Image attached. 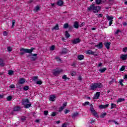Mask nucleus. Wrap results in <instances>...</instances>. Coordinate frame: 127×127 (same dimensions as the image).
<instances>
[{
  "label": "nucleus",
  "mask_w": 127,
  "mask_h": 127,
  "mask_svg": "<svg viewBox=\"0 0 127 127\" xmlns=\"http://www.w3.org/2000/svg\"><path fill=\"white\" fill-rule=\"evenodd\" d=\"M34 49H35L34 48H31L30 49L21 48L20 49V53H19V55L22 56V55H24L25 53H29V54L31 55H28L27 57H30L32 56V52L33 51V50H34Z\"/></svg>",
  "instance_id": "obj_1"
},
{
  "label": "nucleus",
  "mask_w": 127,
  "mask_h": 127,
  "mask_svg": "<svg viewBox=\"0 0 127 127\" xmlns=\"http://www.w3.org/2000/svg\"><path fill=\"white\" fill-rule=\"evenodd\" d=\"M87 10L88 11L93 10L94 13H96V12L98 13L101 11V6H95V4L92 3L90 6L88 7Z\"/></svg>",
  "instance_id": "obj_2"
},
{
  "label": "nucleus",
  "mask_w": 127,
  "mask_h": 127,
  "mask_svg": "<svg viewBox=\"0 0 127 127\" xmlns=\"http://www.w3.org/2000/svg\"><path fill=\"white\" fill-rule=\"evenodd\" d=\"M22 105L24 106L25 109H29L31 106V103L29 102V99L26 98L22 100Z\"/></svg>",
  "instance_id": "obj_3"
},
{
  "label": "nucleus",
  "mask_w": 127,
  "mask_h": 127,
  "mask_svg": "<svg viewBox=\"0 0 127 127\" xmlns=\"http://www.w3.org/2000/svg\"><path fill=\"white\" fill-rule=\"evenodd\" d=\"M103 87V84L101 83H93L91 86V90H96L97 88H101Z\"/></svg>",
  "instance_id": "obj_4"
},
{
  "label": "nucleus",
  "mask_w": 127,
  "mask_h": 127,
  "mask_svg": "<svg viewBox=\"0 0 127 127\" xmlns=\"http://www.w3.org/2000/svg\"><path fill=\"white\" fill-rule=\"evenodd\" d=\"M90 106H91L90 111L92 115H93L94 117H96V118H99V115H98V113H97V112H96V110H95V109L93 107V105L91 104Z\"/></svg>",
  "instance_id": "obj_5"
},
{
  "label": "nucleus",
  "mask_w": 127,
  "mask_h": 127,
  "mask_svg": "<svg viewBox=\"0 0 127 127\" xmlns=\"http://www.w3.org/2000/svg\"><path fill=\"white\" fill-rule=\"evenodd\" d=\"M86 54L88 55H94V56H98V54H96V52H93L92 50H88L86 52Z\"/></svg>",
  "instance_id": "obj_6"
},
{
  "label": "nucleus",
  "mask_w": 127,
  "mask_h": 127,
  "mask_svg": "<svg viewBox=\"0 0 127 127\" xmlns=\"http://www.w3.org/2000/svg\"><path fill=\"white\" fill-rule=\"evenodd\" d=\"M53 75H54V76H58V75H59V74H60L61 72H62V70H58V69H54L53 70Z\"/></svg>",
  "instance_id": "obj_7"
},
{
  "label": "nucleus",
  "mask_w": 127,
  "mask_h": 127,
  "mask_svg": "<svg viewBox=\"0 0 127 127\" xmlns=\"http://www.w3.org/2000/svg\"><path fill=\"white\" fill-rule=\"evenodd\" d=\"M37 59V54H32L30 58L31 61H35Z\"/></svg>",
  "instance_id": "obj_8"
},
{
  "label": "nucleus",
  "mask_w": 127,
  "mask_h": 127,
  "mask_svg": "<svg viewBox=\"0 0 127 127\" xmlns=\"http://www.w3.org/2000/svg\"><path fill=\"white\" fill-rule=\"evenodd\" d=\"M24 83H25V79L23 78H20L18 81V84H20V85H23Z\"/></svg>",
  "instance_id": "obj_9"
},
{
  "label": "nucleus",
  "mask_w": 127,
  "mask_h": 127,
  "mask_svg": "<svg viewBox=\"0 0 127 127\" xmlns=\"http://www.w3.org/2000/svg\"><path fill=\"white\" fill-rule=\"evenodd\" d=\"M69 51L66 48H63L61 52V54H67Z\"/></svg>",
  "instance_id": "obj_10"
},
{
  "label": "nucleus",
  "mask_w": 127,
  "mask_h": 127,
  "mask_svg": "<svg viewBox=\"0 0 127 127\" xmlns=\"http://www.w3.org/2000/svg\"><path fill=\"white\" fill-rule=\"evenodd\" d=\"M80 42H81V40L79 38L74 39V40L72 41L73 44H77V43H80Z\"/></svg>",
  "instance_id": "obj_11"
},
{
  "label": "nucleus",
  "mask_w": 127,
  "mask_h": 127,
  "mask_svg": "<svg viewBox=\"0 0 127 127\" xmlns=\"http://www.w3.org/2000/svg\"><path fill=\"white\" fill-rule=\"evenodd\" d=\"M101 95V93L99 92H96V94H95L94 97H93V99H99V98L100 97V96Z\"/></svg>",
  "instance_id": "obj_12"
},
{
  "label": "nucleus",
  "mask_w": 127,
  "mask_h": 127,
  "mask_svg": "<svg viewBox=\"0 0 127 127\" xmlns=\"http://www.w3.org/2000/svg\"><path fill=\"white\" fill-rule=\"evenodd\" d=\"M95 47H97L98 49H101V48H103V43L100 42L99 44L96 45L95 46Z\"/></svg>",
  "instance_id": "obj_13"
},
{
  "label": "nucleus",
  "mask_w": 127,
  "mask_h": 127,
  "mask_svg": "<svg viewBox=\"0 0 127 127\" xmlns=\"http://www.w3.org/2000/svg\"><path fill=\"white\" fill-rule=\"evenodd\" d=\"M79 116V113L76 112L73 114H72L71 117L73 120H75L76 119V117H78Z\"/></svg>",
  "instance_id": "obj_14"
},
{
  "label": "nucleus",
  "mask_w": 127,
  "mask_h": 127,
  "mask_svg": "<svg viewBox=\"0 0 127 127\" xmlns=\"http://www.w3.org/2000/svg\"><path fill=\"white\" fill-rule=\"evenodd\" d=\"M59 30V25L58 24H56V25L54 26V27L52 28V30Z\"/></svg>",
  "instance_id": "obj_15"
},
{
  "label": "nucleus",
  "mask_w": 127,
  "mask_h": 127,
  "mask_svg": "<svg viewBox=\"0 0 127 127\" xmlns=\"http://www.w3.org/2000/svg\"><path fill=\"white\" fill-rule=\"evenodd\" d=\"M120 58L122 59L124 61L127 60V55H122L121 56Z\"/></svg>",
  "instance_id": "obj_16"
},
{
  "label": "nucleus",
  "mask_w": 127,
  "mask_h": 127,
  "mask_svg": "<svg viewBox=\"0 0 127 127\" xmlns=\"http://www.w3.org/2000/svg\"><path fill=\"white\" fill-rule=\"evenodd\" d=\"M57 4L59 6H62V5H63V3H64V2H63V0H59L58 2H57Z\"/></svg>",
  "instance_id": "obj_17"
},
{
  "label": "nucleus",
  "mask_w": 127,
  "mask_h": 127,
  "mask_svg": "<svg viewBox=\"0 0 127 127\" xmlns=\"http://www.w3.org/2000/svg\"><path fill=\"white\" fill-rule=\"evenodd\" d=\"M108 107H109V104H107L105 105H101L99 106V108L100 109H106V108H108Z\"/></svg>",
  "instance_id": "obj_18"
},
{
  "label": "nucleus",
  "mask_w": 127,
  "mask_h": 127,
  "mask_svg": "<svg viewBox=\"0 0 127 127\" xmlns=\"http://www.w3.org/2000/svg\"><path fill=\"white\" fill-rule=\"evenodd\" d=\"M73 26L74 28L78 29V28H79V22L77 21L74 22Z\"/></svg>",
  "instance_id": "obj_19"
},
{
  "label": "nucleus",
  "mask_w": 127,
  "mask_h": 127,
  "mask_svg": "<svg viewBox=\"0 0 127 127\" xmlns=\"http://www.w3.org/2000/svg\"><path fill=\"white\" fill-rule=\"evenodd\" d=\"M55 95H51L50 97V101H52V102H54L55 101Z\"/></svg>",
  "instance_id": "obj_20"
},
{
  "label": "nucleus",
  "mask_w": 127,
  "mask_h": 127,
  "mask_svg": "<svg viewBox=\"0 0 127 127\" xmlns=\"http://www.w3.org/2000/svg\"><path fill=\"white\" fill-rule=\"evenodd\" d=\"M105 45L107 49L109 50L110 49V45H111V42L105 43Z\"/></svg>",
  "instance_id": "obj_21"
},
{
  "label": "nucleus",
  "mask_w": 127,
  "mask_h": 127,
  "mask_svg": "<svg viewBox=\"0 0 127 127\" xmlns=\"http://www.w3.org/2000/svg\"><path fill=\"white\" fill-rule=\"evenodd\" d=\"M14 112H18L20 111V107L17 106L14 108L13 109Z\"/></svg>",
  "instance_id": "obj_22"
},
{
  "label": "nucleus",
  "mask_w": 127,
  "mask_h": 127,
  "mask_svg": "<svg viewBox=\"0 0 127 127\" xmlns=\"http://www.w3.org/2000/svg\"><path fill=\"white\" fill-rule=\"evenodd\" d=\"M16 87L17 89H18L19 90H20V91H21V90H22V86L20 85V84L19 83H17L16 84Z\"/></svg>",
  "instance_id": "obj_23"
},
{
  "label": "nucleus",
  "mask_w": 127,
  "mask_h": 127,
  "mask_svg": "<svg viewBox=\"0 0 127 127\" xmlns=\"http://www.w3.org/2000/svg\"><path fill=\"white\" fill-rule=\"evenodd\" d=\"M77 58L79 60H83L84 59V55H80L78 56Z\"/></svg>",
  "instance_id": "obj_24"
},
{
  "label": "nucleus",
  "mask_w": 127,
  "mask_h": 127,
  "mask_svg": "<svg viewBox=\"0 0 127 127\" xmlns=\"http://www.w3.org/2000/svg\"><path fill=\"white\" fill-rule=\"evenodd\" d=\"M107 70V68H101L99 70V72L100 73H104L105 71Z\"/></svg>",
  "instance_id": "obj_25"
},
{
  "label": "nucleus",
  "mask_w": 127,
  "mask_h": 127,
  "mask_svg": "<svg viewBox=\"0 0 127 127\" xmlns=\"http://www.w3.org/2000/svg\"><path fill=\"white\" fill-rule=\"evenodd\" d=\"M68 27H69V24H68V23H65L64 25V29H66L68 28Z\"/></svg>",
  "instance_id": "obj_26"
},
{
  "label": "nucleus",
  "mask_w": 127,
  "mask_h": 127,
  "mask_svg": "<svg viewBox=\"0 0 127 127\" xmlns=\"http://www.w3.org/2000/svg\"><path fill=\"white\" fill-rule=\"evenodd\" d=\"M0 66H1L2 67H3V66H4L3 61L2 59H0Z\"/></svg>",
  "instance_id": "obj_27"
},
{
  "label": "nucleus",
  "mask_w": 127,
  "mask_h": 127,
  "mask_svg": "<svg viewBox=\"0 0 127 127\" xmlns=\"http://www.w3.org/2000/svg\"><path fill=\"white\" fill-rule=\"evenodd\" d=\"M107 19H108V20L111 21L113 20V19H114V17L108 15L107 16Z\"/></svg>",
  "instance_id": "obj_28"
},
{
  "label": "nucleus",
  "mask_w": 127,
  "mask_h": 127,
  "mask_svg": "<svg viewBox=\"0 0 127 127\" xmlns=\"http://www.w3.org/2000/svg\"><path fill=\"white\" fill-rule=\"evenodd\" d=\"M65 35L66 38H69V37H70V34H69L68 31H65Z\"/></svg>",
  "instance_id": "obj_29"
},
{
  "label": "nucleus",
  "mask_w": 127,
  "mask_h": 127,
  "mask_svg": "<svg viewBox=\"0 0 127 127\" xmlns=\"http://www.w3.org/2000/svg\"><path fill=\"white\" fill-rule=\"evenodd\" d=\"M23 89L24 91H27L29 89V86H25L23 88Z\"/></svg>",
  "instance_id": "obj_30"
},
{
  "label": "nucleus",
  "mask_w": 127,
  "mask_h": 127,
  "mask_svg": "<svg viewBox=\"0 0 127 127\" xmlns=\"http://www.w3.org/2000/svg\"><path fill=\"white\" fill-rule=\"evenodd\" d=\"M125 101V98H119L118 101L117 102L118 103H121L122 102H124Z\"/></svg>",
  "instance_id": "obj_31"
},
{
  "label": "nucleus",
  "mask_w": 127,
  "mask_h": 127,
  "mask_svg": "<svg viewBox=\"0 0 127 127\" xmlns=\"http://www.w3.org/2000/svg\"><path fill=\"white\" fill-rule=\"evenodd\" d=\"M106 116H107V113H104L101 114V115L100 116V118H101V119H104V118H105Z\"/></svg>",
  "instance_id": "obj_32"
},
{
  "label": "nucleus",
  "mask_w": 127,
  "mask_h": 127,
  "mask_svg": "<svg viewBox=\"0 0 127 127\" xmlns=\"http://www.w3.org/2000/svg\"><path fill=\"white\" fill-rule=\"evenodd\" d=\"M96 4H101L102 3V0H96Z\"/></svg>",
  "instance_id": "obj_33"
},
{
  "label": "nucleus",
  "mask_w": 127,
  "mask_h": 127,
  "mask_svg": "<svg viewBox=\"0 0 127 127\" xmlns=\"http://www.w3.org/2000/svg\"><path fill=\"white\" fill-rule=\"evenodd\" d=\"M12 99V97H11V96H8L6 98L7 101H11Z\"/></svg>",
  "instance_id": "obj_34"
},
{
  "label": "nucleus",
  "mask_w": 127,
  "mask_h": 127,
  "mask_svg": "<svg viewBox=\"0 0 127 127\" xmlns=\"http://www.w3.org/2000/svg\"><path fill=\"white\" fill-rule=\"evenodd\" d=\"M40 9V7H39V6H36L34 10H35V11H38V10H39V9Z\"/></svg>",
  "instance_id": "obj_35"
},
{
  "label": "nucleus",
  "mask_w": 127,
  "mask_h": 127,
  "mask_svg": "<svg viewBox=\"0 0 127 127\" xmlns=\"http://www.w3.org/2000/svg\"><path fill=\"white\" fill-rule=\"evenodd\" d=\"M116 107H117V105L116 104L114 103L111 104V109H114V108H116Z\"/></svg>",
  "instance_id": "obj_36"
},
{
  "label": "nucleus",
  "mask_w": 127,
  "mask_h": 127,
  "mask_svg": "<svg viewBox=\"0 0 127 127\" xmlns=\"http://www.w3.org/2000/svg\"><path fill=\"white\" fill-rule=\"evenodd\" d=\"M63 79H64V80H69V78L67 77V75H64L63 76Z\"/></svg>",
  "instance_id": "obj_37"
},
{
  "label": "nucleus",
  "mask_w": 127,
  "mask_h": 127,
  "mask_svg": "<svg viewBox=\"0 0 127 127\" xmlns=\"http://www.w3.org/2000/svg\"><path fill=\"white\" fill-rule=\"evenodd\" d=\"M26 120V117L25 116H23L21 118V121L23 122L24 121Z\"/></svg>",
  "instance_id": "obj_38"
},
{
  "label": "nucleus",
  "mask_w": 127,
  "mask_h": 127,
  "mask_svg": "<svg viewBox=\"0 0 127 127\" xmlns=\"http://www.w3.org/2000/svg\"><path fill=\"white\" fill-rule=\"evenodd\" d=\"M55 49V46L54 45H52L50 48V50L51 51H53V50H54Z\"/></svg>",
  "instance_id": "obj_39"
},
{
  "label": "nucleus",
  "mask_w": 127,
  "mask_h": 127,
  "mask_svg": "<svg viewBox=\"0 0 127 127\" xmlns=\"http://www.w3.org/2000/svg\"><path fill=\"white\" fill-rule=\"evenodd\" d=\"M77 74V73L74 71H71V76H75Z\"/></svg>",
  "instance_id": "obj_40"
},
{
  "label": "nucleus",
  "mask_w": 127,
  "mask_h": 127,
  "mask_svg": "<svg viewBox=\"0 0 127 127\" xmlns=\"http://www.w3.org/2000/svg\"><path fill=\"white\" fill-rule=\"evenodd\" d=\"M57 115V112H52V114H51V117H55Z\"/></svg>",
  "instance_id": "obj_41"
},
{
  "label": "nucleus",
  "mask_w": 127,
  "mask_h": 127,
  "mask_svg": "<svg viewBox=\"0 0 127 127\" xmlns=\"http://www.w3.org/2000/svg\"><path fill=\"white\" fill-rule=\"evenodd\" d=\"M15 24V20H13L12 21V28H13L14 27V24Z\"/></svg>",
  "instance_id": "obj_42"
},
{
  "label": "nucleus",
  "mask_w": 127,
  "mask_h": 127,
  "mask_svg": "<svg viewBox=\"0 0 127 127\" xmlns=\"http://www.w3.org/2000/svg\"><path fill=\"white\" fill-rule=\"evenodd\" d=\"M88 105H90V102L87 101V102H85L83 104V106H88Z\"/></svg>",
  "instance_id": "obj_43"
},
{
  "label": "nucleus",
  "mask_w": 127,
  "mask_h": 127,
  "mask_svg": "<svg viewBox=\"0 0 127 127\" xmlns=\"http://www.w3.org/2000/svg\"><path fill=\"white\" fill-rule=\"evenodd\" d=\"M8 75H12V74H13V71L8 70Z\"/></svg>",
  "instance_id": "obj_44"
},
{
  "label": "nucleus",
  "mask_w": 127,
  "mask_h": 127,
  "mask_svg": "<svg viewBox=\"0 0 127 127\" xmlns=\"http://www.w3.org/2000/svg\"><path fill=\"white\" fill-rule=\"evenodd\" d=\"M64 107L62 106L60 108L59 110V112H62L63 111V110H64Z\"/></svg>",
  "instance_id": "obj_45"
},
{
  "label": "nucleus",
  "mask_w": 127,
  "mask_h": 127,
  "mask_svg": "<svg viewBox=\"0 0 127 127\" xmlns=\"http://www.w3.org/2000/svg\"><path fill=\"white\" fill-rule=\"evenodd\" d=\"M124 82V80L121 79L119 81V83L121 86H124V84H123V82Z\"/></svg>",
  "instance_id": "obj_46"
},
{
  "label": "nucleus",
  "mask_w": 127,
  "mask_h": 127,
  "mask_svg": "<svg viewBox=\"0 0 127 127\" xmlns=\"http://www.w3.org/2000/svg\"><path fill=\"white\" fill-rule=\"evenodd\" d=\"M8 33L6 31H4L3 32V36H7Z\"/></svg>",
  "instance_id": "obj_47"
},
{
  "label": "nucleus",
  "mask_w": 127,
  "mask_h": 127,
  "mask_svg": "<svg viewBox=\"0 0 127 127\" xmlns=\"http://www.w3.org/2000/svg\"><path fill=\"white\" fill-rule=\"evenodd\" d=\"M44 115L45 116H48V111H44Z\"/></svg>",
  "instance_id": "obj_48"
},
{
  "label": "nucleus",
  "mask_w": 127,
  "mask_h": 127,
  "mask_svg": "<svg viewBox=\"0 0 127 127\" xmlns=\"http://www.w3.org/2000/svg\"><path fill=\"white\" fill-rule=\"evenodd\" d=\"M36 83L38 85H41V84H42V82H41V81H40V80H38V81H37Z\"/></svg>",
  "instance_id": "obj_49"
},
{
  "label": "nucleus",
  "mask_w": 127,
  "mask_h": 127,
  "mask_svg": "<svg viewBox=\"0 0 127 127\" xmlns=\"http://www.w3.org/2000/svg\"><path fill=\"white\" fill-rule=\"evenodd\" d=\"M33 81H36V80H37L38 79V76H34L32 78Z\"/></svg>",
  "instance_id": "obj_50"
},
{
  "label": "nucleus",
  "mask_w": 127,
  "mask_h": 127,
  "mask_svg": "<svg viewBox=\"0 0 127 127\" xmlns=\"http://www.w3.org/2000/svg\"><path fill=\"white\" fill-rule=\"evenodd\" d=\"M114 82H115V79H112V80L109 82L110 85H112V84H113V83H114Z\"/></svg>",
  "instance_id": "obj_51"
},
{
  "label": "nucleus",
  "mask_w": 127,
  "mask_h": 127,
  "mask_svg": "<svg viewBox=\"0 0 127 127\" xmlns=\"http://www.w3.org/2000/svg\"><path fill=\"white\" fill-rule=\"evenodd\" d=\"M8 51H9V52H10L11 51H12V49H11V47H8L7 48Z\"/></svg>",
  "instance_id": "obj_52"
},
{
  "label": "nucleus",
  "mask_w": 127,
  "mask_h": 127,
  "mask_svg": "<svg viewBox=\"0 0 127 127\" xmlns=\"http://www.w3.org/2000/svg\"><path fill=\"white\" fill-rule=\"evenodd\" d=\"M9 88H10V89H14V88H15V86H14L13 84H12L9 86Z\"/></svg>",
  "instance_id": "obj_53"
},
{
  "label": "nucleus",
  "mask_w": 127,
  "mask_h": 127,
  "mask_svg": "<svg viewBox=\"0 0 127 127\" xmlns=\"http://www.w3.org/2000/svg\"><path fill=\"white\" fill-rule=\"evenodd\" d=\"M119 32H122L121 30L118 29L116 32H115V34L118 35L119 34Z\"/></svg>",
  "instance_id": "obj_54"
},
{
  "label": "nucleus",
  "mask_w": 127,
  "mask_h": 127,
  "mask_svg": "<svg viewBox=\"0 0 127 127\" xmlns=\"http://www.w3.org/2000/svg\"><path fill=\"white\" fill-rule=\"evenodd\" d=\"M68 124L67 123H64L62 125V127H67V125Z\"/></svg>",
  "instance_id": "obj_55"
},
{
  "label": "nucleus",
  "mask_w": 127,
  "mask_h": 127,
  "mask_svg": "<svg viewBox=\"0 0 127 127\" xmlns=\"http://www.w3.org/2000/svg\"><path fill=\"white\" fill-rule=\"evenodd\" d=\"M125 66H123L120 68L121 71H124L125 70Z\"/></svg>",
  "instance_id": "obj_56"
},
{
  "label": "nucleus",
  "mask_w": 127,
  "mask_h": 127,
  "mask_svg": "<svg viewBox=\"0 0 127 127\" xmlns=\"http://www.w3.org/2000/svg\"><path fill=\"white\" fill-rule=\"evenodd\" d=\"M98 17L100 18V17H103V14L100 13L98 14Z\"/></svg>",
  "instance_id": "obj_57"
},
{
  "label": "nucleus",
  "mask_w": 127,
  "mask_h": 127,
  "mask_svg": "<svg viewBox=\"0 0 127 127\" xmlns=\"http://www.w3.org/2000/svg\"><path fill=\"white\" fill-rule=\"evenodd\" d=\"M66 106H67V102H65L63 104V107L64 108H65V107H66Z\"/></svg>",
  "instance_id": "obj_58"
},
{
  "label": "nucleus",
  "mask_w": 127,
  "mask_h": 127,
  "mask_svg": "<svg viewBox=\"0 0 127 127\" xmlns=\"http://www.w3.org/2000/svg\"><path fill=\"white\" fill-rule=\"evenodd\" d=\"M68 113H70V110H65V111H64V113L65 114H68Z\"/></svg>",
  "instance_id": "obj_59"
},
{
  "label": "nucleus",
  "mask_w": 127,
  "mask_h": 127,
  "mask_svg": "<svg viewBox=\"0 0 127 127\" xmlns=\"http://www.w3.org/2000/svg\"><path fill=\"white\" fill-rule=\"evenodd\" d=\"M123 52H127V48L123 49Z\"/></svg>",
  "instance_id": "obj_60"
},
{
  "label": "nucleus",
  "mask_w": 127,
  "mask_h": 127,
  "mask_svg": "<svg viewBox=\"0 0 127 127\" xmlns=\"http://www.w3.org/2000/svg\"><path fill=\"white\" fill-rule=\"evenodd\" d=\"M113 123H114L115 124V125H119V123L118 122H117V121L113 120L112 121Z\"/></svg>",
  "instance_id": "obj_61"
},
{
  "label": "nucleus",
  "mask_w": 127,
  "mask_h": 127,
  "mask_svg": "<svg viewBox=\"0 0 127 127\" xmlns=\"http://www.w3.org/2000/svg\"><path fill=\"white\" fill-rule=\"evenodd\" d=\"M56 59H57V60H58L59 61H61V59H60V58L59 57L56 58Z\"/></svg>",
  "instance_id": "obj_62"
},
{
  "label": "nucleus",
  "mask_w": 127,
  "mask_h": 127,
  "mask_svg": "<svg viewBox=\"0 0 127 127\" xmlns=\"http://www.w3.org/2000/svg\"><path fill=\"white\" fill-rule=\"evenodd\" d=\"M78 80H79V81H82V77H81V76H79L78 77Z\"/></svg>",
  "instance_id": "obj_63"
},
{
  "label": "nucleus",
  "mask_w": 127,
  "mask_h": 127,
  "mask_svg": "<svg viewBox=\"0 0 127 127\" xmlns=\"http://www.w3.org/2000/svg\"><path fill=\"white\" fill-rule=\"evenodd\" d=\"M123 25L124 26H127V22H125L124 23H123Z\"/></svg>",
  "instance_id": "obj_64"
}]
</instances>
